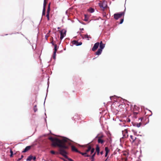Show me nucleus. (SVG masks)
Here are the masks:
<instances>
[{
    "instance_id": "1",
    "label": "nucleus",
    "mask_w": 161,
    "mask_h": 161,
    "mask_svg": "<svg viewBox=\"0 0 161 161\" xmlns=\"http://www.w3.org/2000/svg\"><path fill=\"white\" fill-rule=\"evenodd\" d=\"M49 139L52 142V145L54 147L58 146L59 147V153L64 157L65 158H67V153L66 150L69 148L66 144L70 145V142L69 139L67 138H64L62 140H59L56 138L50 137Z\"/></svg>"
},
{
    "instance_id": "2",
    "label": "nucleus",
    "mask_w": 161,
    "mask_h": 161,
    "mask_svg": "<svg viewBox=\"0 0 161 161\" xmlns=\"http://www.w3.org/2000/svg\"><path fill=\"white\" fill-rule=\"evenodd\" d=\"M99 46V48L95 53V54L98 55L101 54L103 49L105 47V44L103 43L102 41H101L100 43L97 42L94 44L92 48V50L93 51H95L97 49Z\"/></svg>"
},
{
    "instance_id": "3",
    "label": "nucleus",
    "mask_w": 161,
    "mask_h": 161,
    "mask_svg": "<svg viewBox=\"0 0 161 161\" xmlns=\"http://www.w3.org/2000/svg\"><path fill=\"white\" fill-rule=\"evenodd\" d=\"M93 146L92 144H89L86 145L85 147L86 149H85V151L87 154H90V156L94 152L95 149L93 147Z\"/></svg>"
},
{
    "instance_id": "4",
    "label": "nucleus",
    "mask_w": 161,
    "mask_h": 161,
    "mask_svg": "<svg viewBox=\"0 0 161 161\" xmlns=\"http://www.w3.org/2000/svg\"><path fill=\"white\" fill-rule=\"evenodd\" d=\"M130 137L131 139V140H130V141H131V140H132V143H134L136 145H138V143L140 142L139 140L132 135H130Z\"/></svg>"
},
{
    "instance_id": "5",
    "label": "nucleus",
    "mask_w": 161,
    "mask_h": 161,
    "mask_svg": "<svg viewBox=\"0 0 161 161\" xmlns=\"http://www.w3.org/2000/svg\"><path fill=\"white\" fill-rule=\"evenodd\" d=\"M125 13L124 12H121L119 13H115L114 14V18L116 20L118 19L122 16H124Z\"/></svg>"
},
{
    "instance_id": "6",
    "label": "nucleus",
    "mask_w": 161,
    "mask_h": 161,
    "mask_svg": "<svg viewBox=\"0 0 161 161\" xmlns=\"http://www.w3.org/2000/svg\"><path fill=\"white\" fill-rule=\"evenodd\" d=\"M66 31L64 29L60 31V39L62 40L64 36L66 35Z\"/></svg>"
},
{
    "instance_id": "7",
    "label": "nucleus",
    "mask_w": 161,
    "mask_h": 161,
    "mask_svg": "<svg viewBox=\"0 0 161 161\" xmlns=\"http://www.w3.org/2000/svg\"><path fill=\"white\" fill-rule=\"evenodd\" d=\"M103 137V135H101L100 136L98 137V143H101V144H103L105 141L102 139V138Z\"/></svg>"
},
{
    "instance_id": "8",
    "label": "nucleus",
    "mask_w": 161,
    "mask_h": 161,
    "mask_svg": "<svg viewBox=\"0 0 161 161\" xmlns=\"http://www.w3.org/2000/svg\"><path fill=\"white\" fill-rule=\"evenodd\" d=\"M122 134L123 135V137L124 138H127L128 136V132L127 130L125 129L122 131Z\"/></svg>"
},
{
    "instance_id": "9",
    "label": "nucleus",
    "mask_w": 161,
    "mask_h": 161,
    "mask_svg": "<svg viewBox=\"0 0 161 161\" xmlns=\"http://www.w3.org/2000/svg\"><path fill=\"white\" fill-rule=\"evenodd\" d=\"M78 153H80V154H81V155H82L84 156V157H90V154H87L85 152L84 153H82L79 151Z\"/></svg>"
},
{
    "instance_id": "10",
    "label": "nucleus",
    "mask_w": 161,
    "mask_h": 161,
    "mask_svg": "<svg viewBox=\"0 0 161 161\" xmlns=\"http://www.w3.org/2000/svg\"><path fill=\"white\" fill-rule=\"evenodd\" d=\"M73 44L76 45V46L81 45L82 44V42H79L77 41L74 40L73 41Z\"/></svg>"
},
{
    "instance_id": "11",
    "label": "nucleus",
    "mask_w": 161,
    "mask_h": 161,
    "mask_svg": "<svg viewBox=\"0 0 161 161\" xmlns=\"http://www.w3.org/2000/svg\"><path fill=\"white\" fill-rule=\"evenodd\" d=\"M31 146H28L26 147L24 149L23 151H22V153H25L27 151L29 150L31 148Z\"/></svg>"
},
{
    "instance_id": "12",
    "label": "nucleus",
    "mask_w": 161,
    "mask_h": 161,
    "mask_svg": "<svg viewBox=\"0 0 161 161\" xmlns=\"http://www.w3.org/2000/svg\"><path fill=\"white\" fill-rule=\"evenodd\" d=\"M71 149L72 151L73 152H75L78 153L79 151L77 150V149L74 146H71Z\"/></svg>"
},
{
    "instance_id": "13",
    "label": "nucleus",
    "mask_w": 161,
    "mask_h": 161,
    "mask_svg": "<svg viewBox=\"0 0 161 161\" xmlns=\"http://www.w3.org/2000/svg\"><path fill=\"white\" fill-rule=\"evenodd\" d=\"M96 151L97 152V155H99L100 152V148L99 146L98 145H96Z\"/></svg>"
},
{
    "instance_id": "14",
    "label": "nucleus",
    "mask_w": 161,
    "mask_h": 161,
    "mask_svg": "<svg viewBox=\"0 0 161 161\" xmlns=\"http://www.w3.org/2000/svg\"><path fill=\"white\" fill-rule=\"evenodd\" d=\"M51 43L53 45H54V52H55V53L56 52L57 50V45L56 44H54L53 41L51 42Z\"/></svg>"
},
{
    "instance_id": "15",
    "label": "nucleus",
    "mask_w": 161,
    "mask_h": 161,
    "mask_svg": "<svg viewBox=\"0 0 161 161\" xmlns=\"http://www.w3.org/2000/svg\"><path fill=\"white\" fill-rule=\"evenodd\" d=\"M105 150L106 152L105 157H106L107 156L108 153L109 152V150L108 149V147H105Z\"/></svg>"
},
{
    "instance_id": "16",
    "label": "nucleus",
    "mask_w": 161,
    "mask_h": 161,
    "mask_svg": "<svg viewBox=\"0 0 161 161\" xmlns=\"http://www.w3.org/2000/svg\"><path fill=\"white\" fill-rule=\"evenodd\" d=\"M50 3H49L48 5V8L47 11V14H49L50 11Z\"/></svg>"
},
{
    "instance_id": "17",
    "label": "nucleus",
    "mask_w": 161,
    "mask_h": 161,
    "mask_svg": "<svg viewBox=\"0 0 161 161\" xmlns=\"http://www.w3.org/2000/svg\"><path fill=\"white\" fill-rule=\"evenodd\" d=\"M96 152L94 153L92 155V156L91 158V159L92 161H93L94 159V157H95L96 154Z\"/></svg>"
},
{
    "instance_id": "18",
    "label": "nucleus",
    "mask_w": 161,
    "mask_h": 161,
    "mask_svg": "<svg viewBox=\"0 0 161 161\" xmlns=\"http://www.w3.org/2000/svg\"><path fill=\"white\" fill-rule=\"evenodd\" d=\"M33 158V156H30L28 157V158H27L26 160L27 161H31L32 159Z\"/></svg>"
},
{
    "instance_id": "19",
    "label": "nucleus",
    "mask_w": 161,
    "mask_h": 161,
    "mask_svg": "<svg viewBox=\"0 0 161 161\" xmlns=\"http://www.w3.org/2000/svg\"><path fill=\"white\" fill-rule=\"evenodd\" d=\"M94 9L92 8H90L88 9V11L91 13L93 12H94Z\"/></svg>"
},
{
    "instance_id": "20",
    "label": "nucleus",
    "mask_w": 161,
    "mask_h": 161,
    "mask_svg": "<svg viewBox=\"0 0 161 161\" xmlns=\"http://www.w3.org/2000/svg\"><path fill=\"white\" fill-rule=\"evenodd\" d=\"M33 110H34V112H36L37 111V105H35L34 106V108H33Z\"/></svg>"
},
{
    "instance_id": "21",
    "label": "nucleus",
    "mask_w": 161,
    "mask_h": 161,
    "mask_svg": "<svg viewBox=\"0 0 161 161\" xmlns=\"http://www.w3.org/2000/svg\"><path fill=\"white\" fill-rule=\"evenodd\" d=\"M84 20L86 21H88V18L87 17V16L86 15H85V18Z\"/></svg>"
},
{
    "instance_id": "22",
    "label": "nucleus",
    "mask_w": 161,
    "mask_h": 161,
    "mask_svg": "<svg viewBox=\"0 0 161 161\" xmlns=\"http://www.w3.org/2000/svg\"><path fill=\"white\" fill-rule=\"evenodd\" d=\"M10 157H13V151L12 150V149H11L10 150Z\"/></svg>"
},
{
    "instance_id": "23",
    "label": "nucleus",
    "mask_w": 161,
    "mask_h": 161,
    "mask_svg": "<svg viewBox=\"0 0 161 161\" xmlns=\"http://www.w3.org/2000/svg\"><path fill=\"white\" fill-rule=\"evenodd\" d=\"M56 52L55 53V52H53V58L54 59H56Z\"/></svg>"
},
{
    "instance_id": "24",
    "label": "nucleus",
    "mask_w": 161,
    "mask_h": 161,
    "mask_svg": "<svg viewBox=\"0 0 161 161\" xmlns=\"http://www.w3.org/2000/svg\"><path fill=\"white\" fill-rule=\"evenodd\" d=\"M47 2H46V0H44V3H43V7H46V4Z\"/></svg>"
},
{
    "instance_id": "25",
    "label": "nucleus",
    "mask_w": 161,
    "mask_h": 161,
    "mask_svg": "<svg viewBox=\"0 0 161 161\" xmlns=\"http://www.w3.org/2000/svg\"><path fill=\"white\" fill-rule=\"evenodd\" d=\"M142 125V123H137L136 124V126L137 127H140Z\"/></svg>"
},
{
    "instance_id": "26",
    "label": "nucleus",
    "mask_w": 161,
    "mask_h": 161,
    "mask_svg": "<svg viewBox=\"0 0 161 161\" xmlns=\"http://www.w3.org/2000/svg\"><path fill=\"white\" fill-rule=\"evenodd\" d=\"M128 153L126 152H125L123 153V155L125 156V157H126L128 156Z\"/></svg>"
},
{
    "instance_id": "27",
    "label": "nucleus",
    "mask_w": 161,
    "mask_h": 161,
    "mask_svg": "<svg viewBox=\"0 0 161 161\" xmlns=\"http://www.w3.org/2000/svg\"><path fill=\"white\" fill-rule=\"evenodd\" d=\"M123 17H124V16H123ZM124 17H123V18H122L121 20H120V24H121L123 22V21H124Z\"/></svg>"
},
{
    "instance_id": "28",
    "label": "nucleus",
    "mask_w": 161,
    "mask_h": 161,
    "mask_svg": "<svg viewBox=\"0 0 161 161\" xmlns=\"http://www.w3.org/2000/svg\"><path fill=\"white\" fill-rule=\"evenodd\" d=\"M24 156L23 155H22L21 156V158H19L18 159H17V161H19L20 160L23 158Z\"/></svg>"
},
{
    "instance_id": "29",
    "label": "nucleus",
    "mask_w": 161,
    "mask_h": 161,
    "mask_svg": "<svg viewBox=\"0 0 161 161\" xmlns=\"http://www.w3.org/2000/svg\"><path fill=\"white\" fill-rule=\"evenodd\" d=\"M49 14H47V15H46V16L47 17V20L48 21H49Z\"/></svg>"
},
{
    "instance_id": "30",
    "label": "nucleus",
    "mask_w": 161,
    "mask_h": 161,
    "mask_svg": "<svg viewBox=\"0 0 161 161\" xmlns=\"http://www.w3.org/2000/svg\"><path fill=\"white\" fill-rule=\"evenodd\" d=\"M50 153H52V154H55V152L54 151H53V150H52L50 151Z\"/></svg>"
},
{
    "instance_id": "31",
    "label": "nucleus",
    "mask_w": 161,
    "mask_h": 161,
    "mask_svg": "<svg viewBox=\"0 0 161 161\" xmlns=\"http://www.w3.org/2000/svg\"><path fill=\"white\" fill-rule=\"evenodd\" d=\"M42 12H45V7H43V11Z\"/></svg>"
},
{
    "instance_id": "32",
    "label": "nucleus",
    "mask_w": 161,
    "mask_h": 161,
    "mask_svg": "<svg viewBox=\"0 0 161 161\" xmlns=\"http://www.w3.org/2000/svg\"><path fill=\"white\" fill-rule=\"evenodd\" d=\"M133 114L134 115H136V114H138V112H134Z\"/></svg>"
},
{
    "instance_id": "33",
    "label": "nucleus",
    "mask_w": 161,
    "mask_h": 161,
    "mask_svg": "<svg viewBox=\"0 0 161 161\" xmlns=\"http://www.w3.org/2000/svg\"><path fill=\"white\" fill-rule=\"evenodd\" d=\"M45 12H42V16L45 15Z\"/></svg>"
},
{
    "instance_id": "34",
    "label": "nucleus",
    "mask_w": 161,
    "mask_h": 161,
    "mask_svg": "<svg viewBox=\"0 0 161 161\" xmlns=\"http://www.w3.org/2000/svg\"><path fill=\"white\" fill-rule=\"evenodd\" d=\"M68 159L69 161H73V160L71 158H68Z\"/></svg>"
},
{
    "instance_id": "35",
    "label": "nucleus",
    "mask_w": 161,
    "mask_h": 161,
    "mask_svg": "<svg viewBox=\"0 0 161 161\" xmlns=\"http://www.w3.org/2000/svg\"><path fill=\"white\" fill-rule=\"evenodd\" d=\"M85 38H88V36L87 35H85Z\"/></svg>"
},
{
    "instance_id": "36",
    "label": "nucleus",
    "mask_w": 161,
    "mask_h": 161,
    "mask_svg": "<svg viewBox=\"0 0 161 161\" xmlns=\"http://www.w3.org/2000/svg\"><path fill=\"white\" fill-rule=\"evenodd\" d=\"M32 159H33V160H35L36 159V157L35 156V157H33V158Z\"/></svg>"
},
{
    "instance_id": "37",
    "label": "nucleus",
    "mask_w": 161,
    "mask_h": 161,
    "mask_svg": "<svg viewBox=\"0 0 161 161\" xmlns=\"http://www.w3.org/2000/svg\"><path fill=\"white\" fill-rule=\"evenodd\" d=\"M103 153V151H101V152H100V154H101V155H102Z\"/></svg>"
},
{
    "instance_id": "38",
    "label": "nucleus",
    "mask_w": 161,
    "mask_h": 161,
    "mask_svg": "<svg viewBox=\"0 0 161 161\" xmlns=\"http://www.w3.org/2000/svg\"><path fill=\"white\" fill-rule=\"evenodd\" d=\"M100 7H101L104 8V7H103V5H100Z\"/></svg>"
},
{
    "instance_id": "39",
    "label": "nucleus",
    "mask_w": 161,
    "mask_h": 161,
    "mask_svg": "<svg viewBox=\"0 0 161 161\" xmlns=\"http://www.w3.org/2000/svg\"><path fill=\"white\" fill-rule=\"evenodd\" d=\"M130 119H128L127 121L128 122H130Z\"/></svg>"
},
{
    "instance_id": "40",
    "label": "nucleus",
    "mask_w": 161,
    "mask_h": 161,
    "mask_svg": "<svg viewBox=\"0 0 161 161\" xmlns=\"http://www.w3.org/2000/svg\"><path fill=\"white\" fill-rule=\"evenodd\" d=\"M125 160H126L127 159V158H125Z\"/></svg>"
},
{
    "instance_id": "41",
    "label": "nucleus",
    "mask_w": 161,
    "mask_h": 161,
    "mask_svg": "<svg viewBox=\"0 0 161 161\" xmlns=\"http://www.w3.org/2000/svg\"><path fill=\"white\" fill-rule=\"evenodd\" d=\"M60 28V27H58V29H59Z\"/></svg>"
},
{
    "instance_id": "42",
    "label": "nucleus",
    "mask_w": 161,
    "mask_h": 161,
    "mask_svg": "<svg viewBox=\"0 0 161 161\" xmlns=\"http://www.w3.org/2000/svg\"><path fill=\"white\" fill-rule=\"evenodd\" d=\"M82 30H83V29H82Z\"/></svg>"
}]
</instances>
